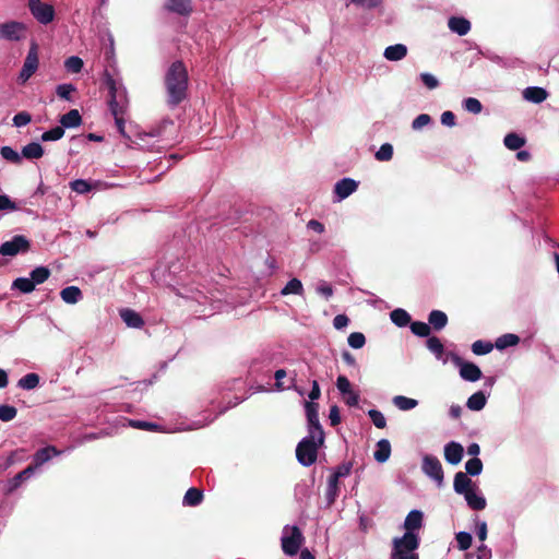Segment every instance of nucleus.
Masks as SVG:
<instances>
[{
	"label": "nucleus",
	"instance_id": "7",
	"mask_svg": "<svg viewBox=\"0 0 559 559\" xmlns=\"http://www.w3.org/2000/svg\"><path fill=\"white\" fill-rule=\"evenodd\" d=\"M289 535H284L281 539L282 549L287 556H295L298 554L304 542V535L300 528L296 525L292 526Z\"/></svg>",
	"mask_w": 559,
	"mask_h": 559
},
{
	"label": "nucleus",
	"instance_id": "62",
	"mask_svg": "<svg viewBox=\"0 0 559 559\" xmlns=\"http://www.w3.org/2000/svg\"><path fill=\"white\" fill-rule=\"evenodd\" d=\"M336 386H337L338 391L343 395H345L348 392L353 391L352 390V384H350L349 380L345 376H338V378L336 380Z\"/></svg>",
	"mask_w": 559,
	"mask_h": 559
},
{
	"label": "nucleus",
	"instance_id": "31",
	"mask_svg": "<svg viewBox=\"0 0 559 559\" xmlns=\"http://www.w3.org/2000/svg\"><path fill=\"white\" fill-rule=\"evenodd\" d=\"M60 296L67 304H76L82 298V292L76 286H68L60 292Z\"/></svg>",
	"mask_w": 559,
	"mask_h": 559
},
{
	"label": "nucleus",
	"instance_id": "4",
	"mask_svg": "<svg viewBox=\"0 0 559 559\" xmlns=\"http://www.w3.org/2000/svg\"><path fill=\"white\" fill-rule=\"evenodd\" d=\"M324 443V435L320 437L308 435L296 447L297 461L304 466H310L318 459V450Z\"/></svg>",
	"mask_w": 559,
	"mask_h": 559
},
{
	"label": "nucleus",
	"instance_id": "16",
	"mask_svg": "<svg viewBox=\"0 0 559 559\" xmlns=\"http://www.w3.org/2000/svg\"><path fill=\"white\" fill-rule=\"evenodd\" d=\"M165 8L179 15H190L193 11L191 0H166Z\"/></svg>",
	"mask_w": 559,
	"mask_h": 559
},
{
	"label": "nucleus",
	"instance_id": "52",
	"mask_svg": "<svg viewBox=\"0 0 559 559\" xmlns=\"http://www.w3.org/2000/svg\"><path fill=\"white\" fill-rule=\"evenodd\" d=\"M337 492H338V479L335 478V480H334V477L330 476L329 484H328V490H326V498H328L330 504H332L335 501V499L337 497Z\"/></svg>",
	"mask_w": 559,
	"mask_h": 559
},
{
	"label": "nucleus",
	"instance_id": "12",
	"mask_svg": "<svg viewBox=\"0 0 559 559\" xmlns=\"http://www.w3.org/2000/svg\"><path fill=\"white\" fill-rule=\"evenodd\" d=\"M61 451L58 450L55 445H47L37 450L33 456V462L29 464L35 471L46 462H48L52 456L60 455Z\"/></svg>",
	"mask_w": 559,
	"mask_h": 559
},
{
	"label": "nucleus",
	"instance_id": "3",
	"mask_svg": "<svg viewBox=\"0 0 559 559\" xmlns=\"http://www.w3.org/2000/svg\"><path fill=\"white\" fill-rule=\"evenodd\" d=\"M419 544L420 539L416 533L405 532L402 537L393 538L390 559H419L416 552Z\"/></svg>",
	"mask_w": 559,
	"mask_h": 559
},
{
	"label": "nucleus",
	"instance_id": "50",
	"mask_svg": "<svg viewBox=\"0 0 559 559\" xmlns=\"http://www.w3.org/2000/svg\"><path fill=\"white\" fill-rule=\"evenodd\" d=\"M368 415L372 421V424L379 428V429H383L386 427V420H385V417L384 415L378 411V409H370L368 412Z\"/></svg>",
	"mask_w": 559,
	"mask_h": 559
},
{
	"label": "nucleus",
	"instance_id": "9",
	"mask_svg": "<svg viewBox=\"0 0 559 559\" xmlns=\"http://www.w3.org/2000/svg\"><path fill=\"white\" fill-rule=\"evenodd\" d=\"M38 45L32 41L27 56L24 60L23 68L20 72L19 80L25 83L38 68Z\"/></svg>",
	"mask_w": 559,
	"mask_h": 559
},
{
	"label": "nucleus",
	"instance_id": "64",
	"mask_svg": "<svg viewBox=\"0 0 559 559\" xmlns=\"http://www.w3.org/2000/svg\"><path fill=\"white\" fill-rule=\"evenodd\" d=\"M329 419H330L331 426L335 427V426L340 425L341 415H340V408L337 405H332L330 407Z\"/></svg>",
	"mask_w": 559,
	"mask_h": 559
},
{
	"label": "nucleus",
	"instance_id": "21",
	"mask_svg": "<svg viewBox=\"0 0 559 559\" xmlns=\"http://www.w3.org/2000/svg\"><path fill=\"white\" fill-rule=\"evenodd\" d=\"M423 512L419 510H412L405 521H404V528L406 532L415 533V531H418L423 526Z\"/></svg>",
	"mask_w": 559,
	"mask_h": 559
},
{
	"label": "nucleus",
	"instance_id": "20",
	"mask_svg": "<svg viewBox=\"0 0 559 559\" xmlns=\"http://www.w3.org/2000/svg\"><path fill=\"white\" fill-rule=\"evenodd\" d=\"M120 317L129 328L141 329L144 325L143 318L132 309L120 310Z\"/></svg>",
	"mask_w": 559,
	"mask_h": 559
},
{
	"label": "nucleus",
	"instance_id": "10",
	"mask_svg": "<svg viewBox=\"0 0 559 559\" xmlns=\"http://www.w3.org/2000/svg\"><path fill=\"white\" fill-rule=\"evenodd\" d=\"M305 408L308 423V435L317 437H320V433L324 435L319 420V404L314 402H306Z\"/></svg>",
	"mask_w": 559,
	"mask_h": 559
},
{
	"label": "nucleus",
	"instance_id": "61",
	"mask_svg": "<svg viewBox=\"0 0 559 559\" xmlns=\"http://www.w3.org/2000/svg\"><path fill=\"white\" fill-rule=\"evenodd\" d=\"M19 210L15 202H13L8 195L0 194V211H16Z\"/></svg>",
	"mask_w": 559,
	"mask_h": 559
},
{
	"label": "nucleus",
	"instance_id": "40",
	"mask_svg": "<svg viewBox=\"0 0 559 559\" xmlns=\"http://www.w3.org/2000/svg\"><path fill=\"white\" fill-rule=\"evenodd\" d=\"M304 293L302 283L298 278H292L288 281V283L285 285V287L281 290V294L283 296L295 294V295H301Z\"/></svg>",
	"mask_w": 559,
	"mask_h": 559
},
{
	"label": "nucleus",
	"instance_id": "51",
	"mask_svg": "<svg viewBox=\"0 0 559 559\" xmlns=\"http://www.w3.org/2000/svg\"><path fill=\"white\" fill-rule=\"evenodd\" d=\"M455 539L460 550H467L472 546V535L467 532H460L456 534Z\"/></svg>",
	"mask_w": 559,
	"mask_h": 559
},
{
	"label": "nucleus",
	"instance_id": "43",
	"mask_svg": "<svg viewBox=\"0 0 559 559\" xmlns=\"http://www.w3.org/2000/svg\"><path fill=\"white\" fill-rule=\"evenodd\" d=\"M64 135V129L61 126L55 127L46 132H44L40 136L41 141H58Z\"/></svg>",
	"mask_w": 559,
	"mask_h": 559
},
{
	"label": "nucleus",
	"instance_id": "35",
	"mask_svg": "<svg viewBox=\"0 0 559 559\" xmlns=\"http://www.w3.org/2000/svg\"><path fill=\"white\" fill-rule=\"evenodd\" d=\"M11 289L20 290L23 294H29L35 289V286L29 277H17L12 282Z\"/></svg>",
	"mask_w": 559,
	"mask_h": 559
},
{
	"label": "nucleus",
	"instance_id": "23",
	"mask_svg": "<svg viewBox=\"0 0 559 559\" xmlns=\"http://www.w3.org/2000/svg\"><path fill=\"white\" fill-rule=\"evenodd\" d=\"M407 55V47L403 44H396L393 46H389L384 50V58L390 61H399L402 60Z\"/></svg>",
	"mask_w": 559,
	"mask_h": 559
},
{
	"label": "nucleus",
	"instance_id": "14",
	"mask_svg": "<svg viewBox=\"0 0 559 559\" xmlns=\"http://www.w3.org/2000/svg\"><path fill=\"white\" fill-rule=\"evenodd\" d=\"M358 188V182L352 178H343L334 186V193L340 200L346 199Z\"/></svg>",
	"mask_w": 559,
	"mask_h": 559
},
{
	"label": "nucleus",
	"instance_id": "56",
	"mask_svg": "<svg viewBox=\"0 0 559 559\" xmlns=\"http://www.w3.org/2000/svg\"><path fill=\"white\" fill-rule=\"evenodd\" d=\"M286 371L284 369H278L275 371L274 378L276 380L275 386L277 390L290 389L294 385V379L290 380L289 384H285L282 380L286 377Z\"/></svg>",
	"mask_w": 559,
	"mask_h": 559
},
{
	"label": "nucleus",
	"instance_id": "29",
	"mask_svg": "<svg viewBox=\"0 0 559 559\" xmlns=\"http://www.w3.org/2000/svg\"><path fill=\"white\" fill-rule=\"evenodd\" d=\"M390 318L392 322L400 328L406 326L412 323V318L409 313L402 308H397L391 311Z\"/></svg>",
	"mask_w": 559,
	"mask_h": 559
},
{
	"label": "nucleus",
	"instance_id": "41",
	"mask_svg": "<svg viewBox=\"0 0 559 559\" xmlns=\"http://www.w3.org/2000/svg\"><path fill=\"white\" fill-rule=\"evenodd\" d=\"M411 331L419 337H429L431 328L423 321H414L411 323Z\"/></svg>",
	"mask_w": 559,
	"mask_h": 559
},
{
	"label": "nucleus",
	"instance_id": "57",
	"mask_svg": "<svg viewBox=\"0 0 559 559\" xmlns=\"http://www.w3.org/2000/svg\"><path fill=\"white\" fill-rule=\"evenodd\" d=\"M32 121V116L27 111H20L13 117V123L15 127H24Z\"/></svg>",
	"mask_w": 559,
	"mask_h": 559
},
{
	"label": "nucleus",
	"instance_id": "19",
	"mask_svg": "<svg viewBox=\"0 0 559 559\" xmlns=\"http://www.w3.org/2000/svg\"><path fill=\"white\" fill-rule=\"evenodd\" d=\"M548 96V93L545 88L539 86H530L526 87L523 91V97L527 102H531L533 104H540L543 103Z\"/></svg>",
	"mask_w": 559,
	"mask_h": 559
},
{
	"label": "nucleus",
	"instance_id": "6",
	"mask_svg": "<svg viewBox=\"0 0 559 559\" xmlns=\"http://www.w3.org/2000/svg\"><path fill=\"white\" fill-rule=\"evenodd\" d=\"M31 249V241L23 235H15L11 240L4 241L0 246V254L3 257H14L19 253H25Z\"/></svg>",
	"mask_w": 559,
	"mask_h": 559
},
{
	"label": "nucleus",
	"instance_id": "59",
	"mask_svg": "<svg viewBox=\"0 0 559 559\" xmlns=\"http://www.w3.org/2000/svg\"><path fill=\"white\" fill-rule=\"evenodd\" d=\"M130 426L133 428L144 429L148 431H156L158 428L157 424L143 420H130Z\"/></svg>",
	"mask_w": 559,
	"mask_h": 559
},
{
	"label": "nucleus",
	"instance_id": "54",
	"mask_svg": "<svg viewBox=\"0 0 559 559\" xmlns=\"http://www.w3.org/2000/svg\"><path fill=\"white\" fill-rule=\"evenodd\" d=\"M464 108L465 110H467L468 112H472V114H479L483 109V105L477 99V98H474V97H468L464 100Z\"/></svg>",
	"mask_w": 559,
	"mask_h": 559
},
{
	"label": "nucleus",
	"instance_id": "28",
	"mask_svg": "<svg viewBox=\"0 0 559 559\" xmlns=\"http://www.w3.org/2000/svg\"><path fill=\"white\" fill-rule=\"evenodd\" d=\"M34 469L31 465L17 473L9 483V491L17 489L24 480H27L34 474Z\"/></svg>",
	"mask_w": 559,
	"mask_h": 559
},
{
	"label": "nucleus",
	"instance_id": "38",
	"mask_svg": "<svg viewBox=\"0 0 559 559\" xmlns=\"http://www.w3.org/2000/svg\"><path fill=\"white\" fill-rule=\"evenodd\" d=\"M427 348L435 354V356L438 359H442V356L444 354V346L439 337L437 336H429L426 342Z\"/></svg>",
	"mask_w": 559,
	"mask_h": 559
},
{
	"label": "nucleus",
	"instance_id": "37",
	"mask_svg": "<svg viewBox=\"0 0 559 559\" xmlns=\"http://www.w3.org/2000/svg\"><path fill=\"white\" fill-rule=\"evenodd\" d=\"M520 342V337L516 334L507 333L497 338L495 346L498 349H504L510 346H515Z\"/></svg>",
	"mask_w": 559,
	"mask_h": 559
},
{
	"label": "nucleus",
	"instance_id": "34",
	"mask_svg": "<svg viewBox=\"0 0 559 559\" xmlns=\"http://www.w3.org/2000/svg\"><path fill=\"white\" fill-rule=\"evenodd\" d=\"M525 142L526 141L523 136H520L514 132L508 133L503 140L506 147H508L511 151L520 150L522 146L525 145Z\"/></svg>",
	"mask_w": 559,
	"mask_h": 559
},
{
	"label": "nucleus",
	"instance_id": "13",
	"mask_svg": "<svg viewBox=\"0 0 559 559\" xmlns=\"http://www.w3.org/2000/svg\"><path fill=\"white\" fill-rule=\"evenodd\" d=\"M24 29L22 23L19 22H7L0 24V38L7 40H19L20 32Z\"/></svg>",
	"mask_w": 559,
	"mask_h": 559
},
{
	"label": "nucleus",
	"instance_id": "49",
	"mask_svg": "<svg viewBox=\"0 0 559 559\" xmlns=\"http://www.w3.org/2000/svg\"><path fill=\"white\" fill-rule=\"evenodd\" d=\"M347 342L350 347L359 349L366 344V337L361 332H353L349 334Z\"/></svg>",
	"mask_w": 559,
	"mask_h": 559
},
{
	"label": "nucleus",
	"instance_id": "8",
	"mask_svg": "<svg viewBox=\"0 0 559 559\" xmlns=\"http://www.w3.org/2000/svg\"><path fill=\"white\" fill-rule=\"evenodd\" d=\"M28 9L32 15L41 24H49L55 19V9L51 4L40 0H28Z\"/></svg>",
	"mask_w": 559,
	"mask_h": 559
},
{
	"label": "nucleus",
	"instance_id": "18",
	"mask_svg": "<svg viewBox=\"0 0 559 559\" xmlns=\"http://www.w3.org/2000/svg\"><path fill=\"white\" fill-rule=\"evenodd\" d=\"M473 485L474 484H473L472 479L467 476V474H465L463 472H457L455 474L454 481H453V488L456 493L465 495L466 491L473 490Z\"/></svg>",
	"mask_w": 559,
	"mask_h": 559
},
{
	"label": "nucleus",
	"instance_id": "44",
	"mask_svg": "<svg viewBox=\"0 0 559 559\" xmlns=\"http://www.w3.org/2000/svg\"><path fill=\"white\" fill-rule=\"evenodd\" d=\"M83 66V60L76 56H71L64 61L66 69L71 73L81 72Z\"/></svg>",
	"mask_w": 559,
	"mask_h": 559
},
{
	"label": "nucleus",
	"instance_id": "53",
	"mask_svg": "<svg viewBox=\"0 0 559 559\" xmlns=\"http://www.w3.org/2000/svg\"><path fill=\"white\" fill-rule=\"evenodd\" d=\"M75 92L73 84H59L56 88V94L66 100H71V94Z\"/></svg>",
	"mask_w": 559,
	"mask_h": 559
},
{
	"label": "nucleus",
	"instance_id": "26",
	"mask_svg": "<svg viewBox=\"0 0 559 559\" xmlns=\"http://www.w3.org/2000/svg\"><path fill=\"white\" fill-rule=\"evenodd\" d=\"M464 498L472 510L480 511L486 508V499L483 496L476 495L474 489L466 491Z\"/></svg>",
	"mask_w": 559,
	"mask_h": 559
},
{
	"label": "nucleus",
	"instance_id": "32",
	"mask_svg": "<svg viewBox=\"0 0 559 559\" xmlns=\"http://www.w3.org/2000/svg\"><path fill=\"white\" fill-rule=\"evenodd\" d=\"M203 500V492L199 488L191 487L187 490L183 497V504L195 507L199 506Z\"/></svg>",
	"mask_w": 559,
	"mask_h": 559
},
{
	"label": "nucleus",
	"instance_id": "39",
	"mask_svg": "<svg viewBox=\"0 0 559 559\" xmlns=\"http://www.w3.org/2000/svg\"><path fill=\"white\" fill-rule=\"evenodd\" d=\"M39 383V376L37 373L31 372L22 377L17 385L24 390H33Z\"/></svg>",
	"mask_w": 559,
	"mask_h": 559
},
{
	"label": "nucleus",
	"instance_id": "46",
	"mask_svg": "<svg viewBox=\"0 0 559 559\" xmlns=\"http://www.w3.org/2000/svg\"><path fill=\"white\" fill-rule=\"evenodd\" d=\"M70 188L76 193L84 194L92 190V185L84 179H75L70 182Z\"/></svg>",
	"mask_w": 559,
	"mask_h": 559
},
{
	"label": "nucleus",
	"instance_id": "48",
	"mask_svg": "<svg viewBox=\"0 0 559 559\" xmlns=\"http://www.w3.org/2000/svg\"><path fill=\"white\" fill-rule=\"evenodd\" d=\"M393 157V146L390 143H384L376 153V158L380 162L391 160Z\"/></svg>",
	"mask_w": 559,
	"mask_h": 559
},
{
	"label": "nucleus",
	"instance_id": "60",
	"mask_svg": "<svg viewBox=\"0 0 559 559\" xmlns=\"http://www.w3.org/2000/svg\"><path fill=\"white\" fill-rule=\"evenodd\" d=\"M420 80L425 84V86L429 90H435L439 86V81L430 73H421Z\"/></svg>",
	"mask_w": 559,
	"mask_h": 559
},
{
	"label": "nucleus",
	"instance_id": "11",
	"mask_svg": "<svg viewBox=\"0 0 559 559\" xmlns=\"http://www.w3.org/2000/svg\"><path fill=\"white\" fill-rule=\"evenodd\" d=\"M423 472L436 480L438 485L443 483V468L437 456L427 454L423 459Z\"/></svg>",
	"mask_w": 559,
	"mask_h": 559
},
{
	"label": "nucleus",
	"instance_id": "45",
	"mask_svg": "<svg viewBox=\"0 0 559 559\" xmlns=\"http://www.w3.org/2000/svg\"><path fill=\"white\" fill-rule=\"evenodd\" d=\"M2 158L13 164H20L22 162L21 155L10 146H2L0 150Z\"/></svg>",
	"mask_w": 559,
	"mask_h": 559
},
{
	"label": "nucleus",
	"instance_id": "58",
	"mask_svg": "<svg viewBox=\"0 0 559 559\" xmlns=\"http://www.w3.org/2000/svg\"><path fill=\"white\" fill-rule=\"evenodd\" d=\"M431 121V117L427 114H420L419 116H417L413 122H412V127L413 129L415 130H419L426 126H428Z\"/></svg>",
	"mask_w": 559,
	"mask_h": 559
},
{
	"label": "nucleus",
	"instance_id": "63",
	"mask_svg": "<svg viewBox=\"0 0 559 559\" xmlns=\"http://www.w3.org/2000/svg\"><path fill=\"white\" fill-rule=\"evenodd\" d=\"M350 471H352L350 463L342 464V465L337 466L336 471L331 476L334 477V479L335 478L340 479L341 477L348 476L350 474Z\"/></svg>",
	"mask_w": 559,
	"mask_h": 559
},
{
	"label": "nucleus",
	"instance_id": "27",
	"mask_svg": "<svg viewBox=\"0 0 559 559\" xmlns=\"http://www.w3.org/2000/svg\"><path fill=\"white\" fill-rule=\"evenodd\" d=\"M487 402V397L483 391L475 392L472 394L466 402V406L471 411H481Z\"/></svg>",
	"mask_w": 559,
	"mask_h": 559
},
{
	"label": "nucleus",
	"instance_id": "25",
	"mask_svg": "<svg viewBox=\"0 0 559 559\" xmlns=\"http://www.w3.org/2000/svg\"><path fill=\"white\" fill-rule=\"evenodd\" d=\"M391 454V443L388 439H381L377 443V450L373 453V457L379 463H384L389 460Z\"/></svg>",
	"mask_w": 559,
	"mask_h": 559
},
{
	"label": "nucleus",
	"instance_id": "17",
	"mask_svg": "<svg viewBox=\"0 0 559 559\" xmlns=\"http://www.w3.org/2000/svg\"><path fill=\"white\" fill-rule=\"evenodd\" d=\"M448 26L460 36H464L471 31V22L462 16H451L448 21Z\"/></svg>",
	"mask_w": 559,
	"mask_h": 559
},
{
	"label": "nucleus",
	"instance_id": "55",
	"mask_svg": "<svg viewBox=\"0 0 559 559\" xmlns=\"http://www.w3.org/2000/svg\"><path fill=\"white\" fill-rule=\"evenodd\" d=\"M17 411L14 406L1 405L0 406V419L2 421H10L15 418Z\"/></svg>",
	"mask_w": 559,
	"mask_h": 559
},
{
	"label": "nucleus",
	"instance_id": "36",
	"mask_svg": "<svg viewBox=\"0 0 559 559\" xmlns=\"http://www.w3.org/2000/svg\"><path fill=\"white\" fill-rule=\"evenodd\" d=\"M393 404L401 411H409L418 405V401L404 395H396L392 400Z\"/></svg>",
	"mask_w": 559,
	"mask_h": 559
},
{
	"label": "nucleus",
	"instance_id": "47",
	"mask_svg": "<svg viewBox=\"0 0 559 559\" xmlns=\"http://www.w3.org/2000/svg\"><path fill=\"white\" fill-rule=\"evenodd\" d=\"M493 348V345L490 342L476 341L472 344V352L475 355H486L489 354Z\"/></svg>",
	"mask_w": 559,
	"mask_h": 559
},
{
	"label": "nucleus",
	"instance_id": "2",
	"mask_svg": "<svg viewBox=\"0 0 559 559\" xmlns=\"http://www.w3.org/2000/svg\"><path fill=\"white\" fill-rule=\"evenodd\" d=\"M105 84L109 91L108 105L115 118L116 126L121 135L127 136L124 132V107L127 103L126 91L117 86L115 79L108 73H105Z\"/></svg>",
	"mask_w": 559,
	"mask_h": 559
},
{
	"label": "nucleus",
	"instance_id": "24",
	"mask_svg": "<svg viewBox=\"0 0 559 559\" xmlns=\"http://www.w3.org/2000/svg\"><path fill=\"white\" fill-rule=\"evenodd\" d=\"M61 127L64 128H78L82 124V117L78 109H71L60 118Z\"/></svg>",
	"mask_w": 559,
	"mask_h": 559
},
{
	"label": "nucleus",
	"instance_id": "5",
	"mask_svg": "<svg viewBox=\"0 0 559 559\" xmlns=\"http://www.w3.org/2000/svg\"><path fill=\"white\" fill-rule=\"evenodd\" d=\"M448 358L451 359V361L460 368V376L465 381L469 382H476L478 381L483 373L480 368L471 361H465L462 359L457 354L450 352L448 353Z\"/></svg>",
	"mask_w": 559,
	"mask_h": 559
},
{
	"label": "nucleus",
	"instance_id": "15",
	"mask_svg": "<svg viewBox=\"0 0 559 559\" xmlns=\"http://www.w3.org/2000/svg\"><path fill=\"white\" fill-rule=\"evenodd\" d=\"M463 453V445L459 442L451 441L444 447V459L449 464H459L462 461Z\"/></svg>",
	"mask_w": 559,
	"mask_h": 559
},
{
	"label": "nucleus",
	"instance_id": "42",
	"mask_svg": "<svg viewBox=\"0 0 559 559\" xmlns=\"http://www.w3.org/2000/svg\"><path fill=\"white\" fill-rule=\"evenodd\" d=\"M465 474L471 476H477L483 471V462L478 457H473L465 463Z\"/></svg>",
	"mask_w": 559,
	"mask_h": 559
},
{
	"label": "nucleus",
	"instance_id": "30",
	"mask_svg": "<svg viewBox=\"0 0 559 559\" xmlns=\"http://www.w3.org/2000/svg\"><path fill=\"white\" fill-rule=\"evenodd\" d=\"M44 148L37 142H32L22 148V156L27 159H38L43 157Z\"/></svg>",
	"mask_w": 559,
	"mask_h": 559
},
{
	"label": "nucleus",
	"instance_id": "33",
	"mask_svg": "<svg viewBox=\"0 0 559 559\" xmlns=\"http://www.w3.org/2000/svg\"><path fill=\"white\" fill-rule=\"evenodd\" d=\"M50 274V270L47 266H37L31 272L29 278L36 287V285L45 283Z\"/></svg>",
	"mask_w": 559,
	"mask_h": 559
},
{
	"label": "nucleus",
	"instance_id": "22",
	"mask_svg": "<svg viewBox=\"0 0 559 559\" xmlns=\"http://www.w3.org/2000/svg\"><path fill=\"white\" fill-rule=\"evenodd\" d=\"M448 316L441 310H432L428 316V324L436 331H440L448 324Z\"/></svg>",
	"mask_w": 559,
	"mask_h": 559
},
{
	"label": "nucleus",
	"instance_id": "1",
	"mask_svg": "<svg viewBox=\"0 0 559 559\" xmlns=\"http://www.w3.org/2000/svg\"><path fill=\"white\" fill-rule=\"evenodd\" d=\"M166 102L170 107L180 105L188 97L189 74L181 60L174 61L164 76Z\"/></svg>",
	"mask_w": 559,
	"mask_h": 559
}]
</instances>
